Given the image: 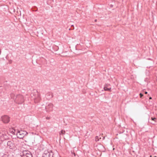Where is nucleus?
<instances>
[{
	"label": "nucleus",
	"instance_id": "a211bd4d",
	"mask_svg": "<svg viewBox=\"0 0 157 157\" xmlns=\"http://www.w3.org/2000/svg\"><path fill=\"white\" fill-rule=\"evenodd\" d=\"M72 154L74 155V156H75V153L72 152Z\"/></svg>",
	"mask_w": 157,
	"mask_h": 157
},
{
	"label": "nucleus",
	"instance_id": "f03ea898",
	"mask_svg": "<svg viewBox=\"0 0 157 157\" xmlns=\"http://www.w3.org/2000/svg\"><path fill=\"white\" fill-rule=\"evenodd\" d=\"M27 134L28 132L25 131L17 130V137L20 139H22Z\"/></svg>",
	"mask_w": 157,
	"mask_h": 157
},
{
	"label": "nucleus",
	"instance_id": "7ed1b4c3",
	"mask_svg": "<svg viewBox=\"0 0 157 157\" xmlns=\"http://www.w3.org/2000/svg\"><path fill=\"white\" fill-rule=\"evenodd\" d=\"M21 157H33L32 154L28 150H25L20 153Z\"/></svg>",
	"mask_w": 157,
	"mask_h": 157
},
{
	"label": "nucleus",
	"instance_id": "0eeeda50",
	"mask_svg": "<svg viewBox=\"0 0 157 157\" xmlns=\"http://www.w3.org/2000/svg\"><path fill=\"white\" fill-rule=\"evenodd\" d=\"M2 121L5 123H8L10 121V117L7 115H4L1 117Z\"/></svg>",
	"mask_w": 157,
	"mask_h": 157
},
{
	"label": "nucleus",
	"instance_id": "b1692460",
	"mask_svg": "<svg viewBox=\"0 0 157 157\" xmlns=\"http://www.w3.org/2000/svg\"><path fill=\"white\" fill-rule=\"evenodd\" d=\"M151 98H151V97H150V98H149V99H151Z\"/></svg>",
	"mask_w": 157,
	"mask_h": 157
},
{
	"label": "nucleus",
	"instance_id": "9d476101",
	"mask_svg": "<svg viewBox=\"0 0 157 157\" xmlns=\"http://www.w3.org/2000/svg\"><path fill=\"white\" fill-rule=\"evenodd\" d=\"M46 98L48 100H49L53 97L52 94L51 92H49L46 94Z\"/></svg>",
	"mask_w": 157,
	"mask_h": 157
},
{
	"label": "nucleus",
	"instance_id": "6ab92c4d",
	"mask_svg": "<svg viewBox=\"0 0 157 157\" xmlns=\"http://www.w3.org/2000/svg\"><path fill=\"white\" fill-rule=\"evenodd\" d=\"M145 93L146 94H147V92L146 91V92H145Z\"/></svg>",
	"mask_w": 157,
	"mask_h": 157
},
{
	"label": "nucleus",
	"instance_id": "39448f33",
	"mask_svg": "<svg viewBox=\"0 0 157 157\" xmlns=\"http://www.w3.org/2000/svg\"><path fill=\"white\" fill-rule=\"evenodd\" d=\"M8 139V136L5 133H0V144L2 142Z\"/></svg>",
	"mask_w": 157,
	"mask_h": 157
},
{
	"label": "nucleus",
	"instance_id": "dca6fc26",
	"mask_svg": "<svg viewBox=\"0 0 157 157\" xmlns=\"http://www.w3.org/2000/svg\"><path fill=\"white\" fill-rule=\"evenodd\" d=\"M140 98H141L143 96V94L141 93H140Z\"/></svg>",
	"mask_w": 157,
	"mask_h": 157
},
{
	"label": "nucleus",
	"instance_id": "5701e85b",
	"mask_svg": "<svg viewBox=\"0 0 157 157\" xmlns=\"http://www.w3.org/2000/svg\"><path fill=\"white\" fill-rule=\"evenodd\" d=\"M151 123L152 124H155L154 122H152V123Z\"/></svg>",
	"mask_w": 157,
	"mask_h": 157
},
{
	"label": "nucleus",
	"instance_id": "f3484780",
	"mask_svg": "<svg viewBox=\"0 0 157 157\" xmlns=\"http://www.w3.org/2000/svg\"><path fill=\"white\" fill-rule=\"evenodd\" d=\"M46 119L47 120H49L50 119V117H46Z\"/></svg>",
	"mask_w": 157,
	"mask_h": 157
},
{
	"label": "nucleus",
	"instance_id": "1a4fd4ad",
	"mask_svg": "<svg viewBox=\"0 0 157 157\" xmlns=\"http://www.w3.org/2000/svg\"><path fill=\"white\" fill-rule=\"evenodd\" d=\"M37 93V96L34 98V102L35 103H37L40 100L41 98L40 94L38 93V92L36 91Z\"/></svg>",
	"mask_w": 157,
	"mask_h": 157
},
{
	"label": "nucleus",
	"instance_id": "aec40b11",
	"mask_svg": "<svg viewBox=\"0 0 157 157\" xmlns=\"http://www.w3.org/2000/svg\"><path fill=\"white\" fill-rule=\"evenodd\" d=\"M71 27H74V25H71Z\"/></svg>",
	"mask_w": 157,
	"mask_h": 157
},
{
	"label": "nucleus",
	"instance_id": "423d86ee",
	"mask_svg": "<svg viewBox=\"0 0 157 157\" xmlns=\"http://www.w3.org/2000/svg\"><path fill=\"white\" fill-rule=\"evenodd\" d=\"M53 106V104L52 103H49L47 106H46L45 109L47 112H49L52 110Z\"/></svg>",
	"mask_w": 157,
	"mask_h": 157
},
{
	"label": "nucleus",
	"instance_id": "f8f14e48",
	"mask_svg": "<svg viewBox=\"0 0 157 157\" xmlns=\"http://www.w3.org/2000/svg\"><path fill=\"white\" fill-rule=\"evenodd\" d=\"M10 97L11 98L13 99H15L16 97H15V95L13 93H11L10 94Z\"/></svg>",
	"mask_w": 157,
	"mask_h": 157
},
{
	"label": "nucleus",
	"instance_id": "412c9836",
	"mask_svg": "<svg viewBox=\"0 0 157 157\" xmlns=\"http://www.w3.org/2000/svg\"><path fill=\"white\" fill-rule=\"evenodd\" d=\"M105 137H103V139L104 140L105 139Z\"/></svg>",
	"mask_w": 157,
	"mask_h": 157
},
{
	"label": "nucleus",
	"instance_id": "ddd939ff",
	"mask_svg": "<svg viewBox=\"0 0 157 157\" xmlns=\"http://www.w3.org/2000/svg\"><path fill=\"white\" fill-rule=\"evenodd\" d=\"M65 131L62 130L59 132L60 135H64L65 134Z\"/></svg>",
	"mask_w": 157,
	"mask_h": 157
},
{
	"label": "nucleus",
	"instance_id": "4be33fe9",
	"mask_svg": "<svg viewBox=\"0 0 157 157\" xmlns=\"http://www.w3.org/2000/svg\"><path fill=\"white\" fill-rule=\"evenodd\" d=\"M97 21V20L96 19V20H95V22H96Z\"/></svg>",
	"mask_w": 157,
	"mask_h": 157
},
{
	"label": "nucleus",
	"instance_id": "2eb2a0df",
	"mask_svg": "<svg viewBox=\"0 0 157 157\" xmlns=\"http://www.w3.org/2000/svg\"><path fill=\"white\" fill-rule=\"evenodd\" d=\"M95 140L96 141H98L99 140V139L98 136H96L95 137Z\"/></svg>",
	"mask_w": 157,
	"mask_h": 157
},
{
	"label": "nucleus",
	"instance_id": "9b49d317",
	"mask_svg": "<svg viewBox=\"0 0 157 157\" xmlns=\"http://www.w3.org/2000/svg\"><path fill=\"white\" fill-rule=\"evenodd\" d=\"M108 84H105L104 87V89L105 91H111V88H108Z\"/></svg>",
	"mask_w": 157,
	"mask_h": 157
},
{
	"label": "nucleus",
	"instance_id": "393cba45",
	"mask_svg": "<svg viewBox=\"0 0 157 157\" xmlns=\"http://www.w3.org/2000/svg\"><path fill=\"white\" fill-rule=\"evenodd\" d=\"M154 157H156V156H154Z\"/></svg>",
	"mask_w": 157,
	"mask_h": 157
},
{
	"label": "nucleus",
	"instance_id": "4468645a",
	"mask_svg": "<svg viewBox=\"0 0 157 157\" xmlns=\"http://www.w3.org/2000/svg\"><path fill=\"white\" fill-rule=\"evenodd\" d=\"M151 120L154 121L155 122V123L156 122V120H157V119L155 118L151 117Z\"/></svg>",
	"mask_w": 157,
	"mask_h": 157
},
{
	"label": "nucleus",
	"instance_id": "f257e3e1",
	"mask_svg": "<svg viewBox=\"0 0 157 157\" xmlns=\"http://www.w3.org/2000/svg\"><path fill=\"white\" fill-rule=\"evenodd\" d=\"M24 98L23 96L19 94L17 95L14 99V101L16 103L20 104H22L24 101Z\"/></svg>",
	"mask_w": 157,
	"mask_h": 157
},
{
	"label": "nucleus",
	"instance_id": "6e6552de",
	"mask_svg": "<svg viewBox=\"0 0 157 157\" xmlns=\"http://www.w3.org/2000/svg\"><path fill=\"white\" fill-rule=\"evenodd\" d=\"M8 147L10 149H13L15 147V144L13 143L12 141H9L7 142Z\"/></svg>",
	"mask_w": 157,
	"mask_h": 157
},
{
	"label": "nucleus",
	"instance_id": "20e7f679",
	"mask_svg": "<svg viewBox=\"0 0 157 157\" xmlns=\"http://www.w3.org/2000/svg\"><path fill=\"white\" fill-rule=\"evenodd\" d=\"M53 153L52 151H45L42 157H53Z\"/></svg>",
	"mask_w": 157,
	"mask_h": 157
}]
</instances>
